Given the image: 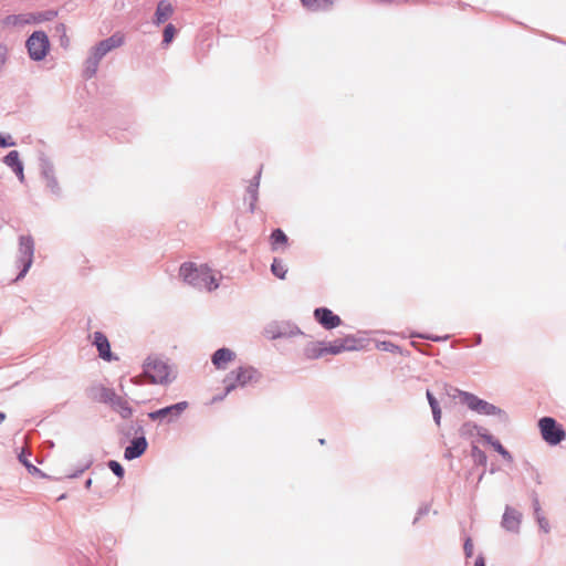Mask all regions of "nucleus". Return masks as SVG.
I'll return each instance as SVG.
<instances>
[{"instance_id":"obj_1","label":"nucleus","mask_w":566,"mask_h":566,"mask_svg":"<svg viewBox=\"0 0 566 566\" xmlns=\"http://www.w3.org/2000/svg\"><path fill=\"white\" fill-rule=\"evenodd\" d=\"M179 276L185 283L198 290L211 292L219 287L218 279L207 264L185 262L180 265Z\"/></svg>"},{"instance_id":"obj_2","label":"nucleus","mask_w":566,"mask_h":566,"mask_svg":"<svg viewBox=\"0 0 566 566\" xmlns=\"http://www.w3.org/2000/svg\"><path fill=\"white\" fill-rule=\"evenodd\" d=\"M143 375L151 384L168 385L176 378L171 367L159 357H148L143 365Z\"/></svg>"},{"instance_id":"obj_3","label":"nucleus","mask_w":566,"mask_h":566,"mask_svg":"<svg viewBox=\"0 0 566 566\" xmlns=\"http://www.w3.org/2000/svg\"><path fill=\"white\" fill-rule=\"evenodd\" d=\"M458 398L460 402L465 405L470 410L484 416H499L501 419L506 420L507 416L505 411L500 409L493 403H490L486 400H483L475 396L474 394L458 390Z\"/></svg>"},{"instance_id":"obj_4","label":"nucleus","mask_w":566,"mask_h":566,"mask_svg":"<svg viewBox=\"0 0 566 566\" xmlns=\"http://www.w3.org/2000/svg\"><path fill=\"white\" fill-rule=\"evenodd\" d=\"M261 378L260 373L252 366H242L230 371L223 382L226 385V395L230 394L238 386L244 387L252 382H258Z\"/></svg>"},{"instance_id":"obj_5","label":"nucleus","mask_w":566,"mask_h":566,"mask_svg":"<svg viewBox=\"0 0 566 566\" xmlns=\"http://www.w3.org/2000/svg\"><path fill=\"white\" fill-rule=\"evenodd\" d=\"M538 427L544 441L552 446L560 443L566 437L563 427L552 417H543L539 419Z\"/></svg>"},{"instance_id":"obj_6","label":"nucleus","mask_w":566,"mask_h":566,"mask_svg":"<svg viewBox=\"0 0 566 566\" xmlns=\"http://www.w3.org/2000/svg\"><path fill=\"white\" fill-rule=\"evenodd\" d=\"M125 38L120 32H115L109 38L99 41L90 50V55L95 57L98 62L111 51L122 46Z\"/></svg>"},{"instance_id":"obj_7","label":"nucleus","mask_w":566,"mask_h":566,"mask_svg":"<svg viewBox=\"0 0 566 566\" xmlns=\"http://www.w3.org/2000/svg\"><path fill=\"white\" fill-rule=\"evenodd\" d=\"M27 48L31 59L42 60L49 51V40L44 32H34L27 41Z\"/></svg>"},{"instance_id":"obj_8","label":"nucleus","mask_w":566,"mask_h":566,"mask_svg":"<svg viewBox=\"0 0 566 566\" xmlns=\"http://www.w3.org/2000/svg\"><path fill=\"white\" fill-rule=\"evenodd\" d=\"M188 408L187 401H180L175 405L148 412V418L153 421L167 419V422H172L178 419L182 412Z\"/></svg>"},{"instance_id":"obj_9","label":"nucleus","mask_w":566,"mask_h":566,"mask_svg":"<svg viewBox=\"0 0 566 566\" xmlns=\"http://www.w3.org/2000/svg\"><path fill=\"white\" fill-rule=\"evenodd\" d=\"M20 252L22 254V271L18 275L17 280L23 277L29 271L32 262H33V253H34V242L32 237L22 235L20 238Z\"/></svg>"},{"instance_id":"obj_10","label":"nucleus","mask_w":566,"mask_h":566,"mask_svg":"<svg viewBox=\"0 0 566 566\" xmlns=\"http://www.w3.org/2000/svg\"><path fill=\"white\" fill-rule=\"evenodd\" d=\"M521 523L522 513L514 507L506 505L502 516L501 526L507 532L518 533Z\"/></svg>"},{"instance_id":"obj_11","label":"nucleus","mask_w":566,"mask_h":566,"mask_svg":"<svg viewBox=\"0 0 566 566\" xmlns=\"http://www.w3.org/2000/svg\"><path fill=\"white\" fill-rule=\"evenodd\" d=\"M314 317L325 329H333L342 324L340 317L327 307L315 308Z\"/></svg>"},{"instance_id":"obj_12","label":"nucleus","mask_w":566,"mask_h":566,"mask_svg":"<svg viewBox=\"0 0 566 566\" xmlns=\"http://www.w3.org/2000/svg\"><path fill=\"white\" fill-rule=\"evenodd\" d=\"M93 344L96 346L98 356L106 361L118 360L111 350V345L107 337L102 332H95L93 334Z\"/></svg>"},{"instance_id":"obj_13","label":"nucleus","mask_w":566,"mask_h":566,"mask_svg":"<svg viewBox=\"0 0 566 566\" xmlns=\"http://www.w3.org/2000/svg\"><path fill=\"white\" fill-rule=\"evenodd\" d=\"M148 447L145 436L135 437L130 443L125 448L124 458L126 460H134L142 457Z\"/></svg>"},{"instance_id":"obj_14","label":"nucleus","mask_w":566,"mask_h":566,"mask_svg":"<svg viewBox=\"0 0 566 566\" xmlns=\"http://www.w3.org/2000/svg\"><path fill=\"white\" fill-rule=\"evenodd\" d=\"M235 353L227 347L217 349L212 356L211 361L217 369H226L227 364L234 360Z\"/></svg>"},{"instance_id":"obj_15","label":"nucleus","mask_w":566,"mask_h":566,"mask_svg":"<svg viewBox=\"0 0 566 566\" xmlns=\"http://www.w3.org/2000/svg\"><path fill=\"white\" fill-rule=\"evenodd\" d=\"M41 21V15H34L31 13L28 14H17V15H8L3 19L2 23L4 27H20L24 24L36 23Z\"/></svg>"},{"instance_id":"obj_16","label":"nucleus","mask_w":566,"mask_h":566,"mask_svg":"<svg viewBox=\"0 0 566 566\" xmlns=\"http://www.w3.org/2000/svg\"><path fill=\"white\" fill-rule=\"evenodd\" d=\"M174 11H175V9L169 1L160 0L157 3L155 17H154V23L156 25H160V24L165 23L168 19H170L172 17Z\"/></svg>"},{"instance_id":"obj_17","label":"nucleus","mask_w":566,"mask_h":566,"mask_svg":"<svg viewBox=\"0 0 566 566\" xmlns=\"http://www.w3.org/2000/svg\"><path fill=\"white\" fill-rule=\"evenodd\" d=\"M112 401H109L108 406L117 412L123 419H128L133 415V409L129 406L128 401L114 392V397H112Z\"/></svg>"},{"instance_id":"obj_18","label":"nucleus","mask_w":566,"mask_h":566,"mask_svg":"<svg viewBox=\"0 0 566 566\" xmlns=\"http://www.w3.org/2000/svg\"><path fill=\"white\" fill-rule=\"evenodd\" d=\"M261 171L262 168L258 170L256 175L253 177L247 189L248 197L245 198V201H249V209L251 212H254L258 201V189L260 185Z\"/></svg>"},{"instance_id":"obj_19","label":"nucleus","mask_w":566,"mask_h":566,"mask_svg":"<svg viewBox=\"0 0 566 566\" xmlns=\"http://www.w3.org/2000/svg\"><path fill=\"white\" fill-rule=\"evenodd\" d=\"M4 164L12 168L21 182L24 181L23 165L20 160L19 153L11 150L3 159Z\"/></svg>"},{"instance_id":"obj_20","label":"nucleus","mask_w":566,"mask_h":566,"mask_svg":"<svg viewBox=\"0 0 566 566\" xmlns=\"http://www.w3.org/2000/svg\"><path fill=\"white\" fill-rule=\"evenodd\" d=\"M479 436L489 444H491L494 450L502 455V458L507 461L512 462L513 457L512 454L501 444V442L495 439L492 434H490L486 430L483 432H479Z\"/></svg>"},{"instance_id":"obj_21","label":"nucleus","mask_w":566,"mask_h":566,"mask_svg":"<svg viewBox=\"0 0 566 566\" xmlns=\"http://www.w3.org/2000/svg\"><path fill=\"white\" fill-rule=\"evenodd\" d=\"M114 390L104 386L92 387L90 389V396L92 399L98 402L108 405L114 397Z\"/></svg>"},{"instance_id":"obj_22","label":"nucleus","mask_w":566,"mask_h":566,"mask_svg":"<svg viewBox=\"0 0 566 566\" xmlns=\"http://www.w3.org/2000/svg\"><path fill=\"white\" fill-rule=\"evenodd\" d=\"M335 0H301L303 7L312 12L328 11L332 9Z\"/></svg>"},{"instance_id":"obj_23","label":"nucleus","mask_w":566,"mask_h":566,"mask_svg":"<svg viewBox=\"0 0 566 566\" xmlns=\"http://www.w3.org/2000/svg\"><path fill=\"white\" fill-rule=\"evenodd\" d=\"M343 352H344V346L342 345L340 338H338V339H335L329 345L321 348L317 354H310V358L316 359V358L323 357L324 355H327V354L337 355Z\"/></svg>"},{"instance_id":"obj_24","label":"nucleus","mask_w":566,"mask_h":566,"mask_svg":"<svg viewBox=\"0 0 566 566\" xmlns=\"http://www.w3.org/2000/svg\"><path fill=\"white\" fill-rule=\"evenodd\" d=\"M98 65H99V62L95 57H93L92 55L88 54L86 60L83 63L82 76L85 80L92 78L96 74V72L98 70Z\"/></svg>"},{"instance_id":"obj_25","label":"nucleus","mask_w":566,"mask_h":566,"mask_svg":"<svg viewBox=\"0 0 566 566\" xmlns=\"http://www.w3.org/2000/svg\"><path fill=\"white\" fill-rule=\"evenodd\" d=\"M94 551V544H92L91 548H86V554L80 552L77 555H75L73 553V558L76 559L78 566H93V563L96 560Z\"/></svg>"},{"instance_id":"obj_26","label":"nucleus","mask_w":566,"mask_h":566,"mask_svg":"<svg viewBox=\"0 0 566 566\" xmlns=\"http://www.w3.org/2000/svg\"><path fill=\"white\" fill-rule=\"evenodd\" d=\"M485 429H480L474 422L467 421L461 424L459 428V434L462 438H470L475 432H483Z\"/></svg>"},{"instance_id":"obj_27","label":"nucleus","mask_w":566,"mask_h":566,"mask_svg":"<svg viewBox=\"0 0 566 566\" xmlns=\"http://www.w3.org/2000/svg\"><path fill=\"white\" fill-rule=\"evenodd\" d=\"M272 249L276 250L280 244L287 243V235L281 230L275 229L271 233Z\"/></svg>"},{"instance_id":"obj_28","label":"nucleus","mask_w":566,"mask_h":566,"mask_svg":"<svg viewBox=\"0 0 566 566\" xmlns=\"http://www.w3.org/2000/svg\"><path fill=\"white\" fill-rule=\"evenodd\" d=\"M271 271L276 277L283 280L286 275L287 269L282 260L274 259L271 264Z\"/></svg>"},{"instance_id":"obj_29","label":"nucleus","mask_w":566,"mask_h":566,"mask_svg":"<svg viewBox=\"0 0 566 566\" xmlns=\"http://www.w3.org/2000/svg\"><path fill=\"white\" fill-rule=\"evenodd\" d=\"M471 457L474 462L479 465H485L488 457L484 451H482L478 446L473 444L471 448Z\"/></svg>"},{"instance_id":"obj_30","label":"nucleus","mask_w":566,"mask_h":566,"mask_svg":"<svg viewBox=\"0 0 566 566\" xmlns=\"http://www.w3.org/2000/svg\"><path fill=\"white\" fill-rule=\"evenodd\" d=\"M177 33V29L175 28L174 24L171 23H168L165 29H164V33H163V44L165 45H168L172 42L175 35Z\"/></svg>"},{"instance_id":"obj_31","label":"nucleus","mask_w":566,"mask_h":566,"mask_svg":"<svg viewBox=\"0 0 566 566\" xmlns=\"http://www.w3.org/2000/svg\"><path fill=\"white\" fill-rule=\"evenodd\" d=\"M340 342L344 346V352L358 349L357 339L354 336H346L340 338Z\"/></svg>"},{"instance_id":"obj_32","label":"nucleus","mask_w":566,"mask_h":566,"mask_svg":"<svg viewBox=\"0 0 566 566\" xmlns=\"http://www.w3.org/2000/svg\"><path fill=\"white\" fill-rule=\"evenodd\" d=\"M107 465L117 478L122 479L124 476L125 470L119 462L111 460L108 461Z\"/></svg>"},{"instance_id":"obj_33","label":"nucleus","mask_w":566,"mask_h":566,"mask_svg":"<svg viewBox=\"0 0 566 566\" xmlns=\"http://www.w3.org/2000/svg\"><path fill=\"white\" fill-rule=\"evenodd\" d=\"M463 551L467 558H470L473 555V543L470 537H467L464 541Z\"/></svg>"},{"instance_id":"obj_34","label":"nucleus","mask_w":566,"mask_h":566,"mask_svg":"<svg viewBox=\"0 0 566 566\" xmlns=\"http://www.w3.org/2000/svg\"><path fill=\"white\" fill-rule=\"evenodd\" d=\"M430 511V506L429 504H422L419 509H418V512H417V516L415 517L413 520V524H416L418 522V520L423 516V515H427Z\"/></svg>"},{"instance_id":"obj_35","label":"nucleus","mask_w":566,"mask_h":566,"mask_svg":"<svg viewBox=\"0 0 566 566\" xmlns=\"http://www.w3.org/2000/svg\"><path fill=\"white\" fill-rule=\"evenodd\" d=\"M268 332L271 333V338H273V339L285 337L289 335V333L281 327H277L276 331L268 329Z\"/></svg>"},{"instance_id":"obj_36","label":"nucleus","mask_w":566,"mask_h":566,"mask_svg":"<svg viewBox=\"0 0 566 566\" xmlns=\"http://www.w3.org/2000/svg\"><path fill=\"white\" fill-rule=\"evenodd\" d=\"M536 522H537V524H538L539 528H541L543 532H545V533H548V532H549L551 526H549V523H548V521L546 520V517H545V516H544V517L538 518Z\"/></svg>"},{"instance_id":"obj_37","label":"nucleus","mask_w":566,"mask_h":566,"mask_svg":"<svg viewBox=\"0 0 566 566\" xmlns=\"http://www.w3.org/2000/svg\"><path fill=\"white\" fill-rule=\"evenodd\" d=\"M8 57V48L0 45V69L6 64Z\"/></svg>"},{"instance_id":"obj_38","label":"nucleus","mask_w":566,"mask_h":566,"mask_svg":"<svg viewBox=\"0 0 566 566\" xmlns=\"http://www.w3.org/2000/svg\"><path fill=\"white\" fill-rule=\"evenodd\" d=\"M431 411H432V416H433V420H434L436 424L440 426V421H441V408H440V406L431 408Z\"/></svg>"},{"instance_id":"obj_39","label":"nucleus","mask_w":566,"mask_h":566,"mask_svg":"<svg viewBox=\"0 0 566 566\" xmlns=\"http://www.w3.org/2000/svg\"><path fill=\"white\" fill-rule=\"evenodd\" d=\"M426 396H427L428 402L430 405V408H434V407L439 406L438 400L436 399V397L432 395V392L430 390H427Z\"/></svg>"},{"instance_id":"obj_40","label":"nucleus","mask_w":566,"mask_h":566,"mask_svg":"<svg viewBox=\"0 0 566 566\" xmlns=\"http://www.w3.org/2000/svg\"><path fill=\"white\" fill-rule=\"evenodd\" d=\"M417 336L421 337V338L430 339V340H433V342H442V340H447L448 339V336L440 337V336L423 335V334H418Z\"/></svg>"},{"instance_id":"obj_41","label":"nucleus","mask_w":566,"mask_h":566,"mask_svg":"<svg viewBox=\"0 0 566 566\" xmlns=\"http://www.w3.org/2000/svg\"><path fill=\"white\" fill-rule=\"evenodd\" d=\"M325 345L323 344H317V345H314L312 347H307L306 348V356L310 358V354H317L319 352L321 348H323Z\"/></svg>"},{"instance_id":"obj_42","label":"nucleus","mask_w":566,"mask_h":566,"mask_svg":"<svg viewBox=\"0 0 566 566\" xmlns=\"http://www.w3.org/2000/svg\"><path fill=\"white\" fill-rule=\"evenodd\" d=\"M132 430L134 431L136 437L145 436L144 427L138 422H136L135 424L132 426Z\"/></svg>"},{"instance_id":"obj_43","label":"nucleus","mask_w":566,"mask_h":566,"mask_svg":"<svg viewBox=\"0 0 566 566\" xmlns=\"http://www.w3.org/2000/svg\"><path fill=\"white\" fill-rule=\"evenodd\" d=\"M532 505H533V511H541L539 500L535 492H533V494H532Z\"/></svg>"},{"instance_id":"obj_44","label":"nucleus","mask_w":566,"mask_h":566,"mask_svg":"<svg viewBox=\"0 0 566 566\" xmlns=\"http://www.w3.org/2000/svg\"><path fill=\"white\" fill-rule=\"evenodd\" d=\"M14 142H9L6 137L0 135V147L13 146Z\"/></svg>"},{"instance_id":"obj_45","label":"nucleus","mask_w":566,"mask_h":566,"mask_svg":"<svg viewBox=\"0 0 566 566\" xmlns=\"http://www.w3.org/2000/svg\"><path fill=\"white\" fill-rule=\"evenodd\" d=\"M474 566H485V559L482 555L476 557Z\"/></svg>"},{"instance_id":"obj_46","label":"nucleus","mask_w":566,"mask_h":566,"mask_svg":"<svg viewBox=\"0 0 566 566\" xmlns=\"http://www.w3.org/2000/svg\"><path fill=\"white\" fill-rule=\"evenodd\" d=\"M130 381L134 384V385H142L143 384V379H142V376H136L134 378L130 379Z\"/></svg>"},{"instance_id":"obj_47","label":"nucleus","mask_w":566,"mask_h":566,"mask_svg":"<svg viewBox=\"0 0 566 566\" xmlns=\"http://www.w3.org/2000/svg\"><path fill=\"white\" fill-rule=\"evenodd\" d=\"M534 516H535V520L537 521L538 518L541 517H544L543 513H542V510L541 511H534Z\"/></svg>"},{"instance_id":"obj_48","label":"nucleus","mask_w":566,"mask_h":566,"mask_svg":"<svg viewBox=\"0 0 566 566\" xmlns=\"http://www.w3.org/2000/svg\"><path fill=\"white\" fill-rule=\"evenodd\" d=\"M481 342H482V336H481V334H476V335H475V344H476V345H480V344H481Z\"/></svg>"},{"instance_id":"obj_49","label":"nucleus","mask_w":566,"mask_h":566,"mask_svg":"<svg viewBox=\"0 0 566 566\" xmlns=\"http://www.w3.org/2000/svg\"><path fill=\"white\" fill-rule=\"evenodd\" d=\"M226 392L222 396H218L213 398V401L222 400L226 397Z\"/></svg>"},{"instance_id":"obj_50","label":"nucleus","mask_w":566,"mask_h":566,"mask_svg":"<svg viewBox=\"0 0 566 566\" xmlns=\"http://www.w3.org/2000/svg\"><path fill=\"white\" fill-rule=\"evenodd\" d=\"M6 413L4 412H0V423L3 422L6 420Z\"/></svg>"},{"instance_id":"obj_51","label":"nucleus","mask_w":566,"mask_h":566,"mask_svg":"<svg viewBox=\"0 0 566 566\" xmlns=\"http://www.w3.org/2000/svg\"><path fill=\"white\" fill-rule=\"evenodd\" d=\"M290 334L291 335L301 334V331L297 327H295V331H291Z\"/></svg>"},{"instance_id":"obj_52","label":"nucleus","mask_w":566,"mask_h":566,"mask_svg":"<svg viewBox=\"0 0 566 566\" xmlns=\"http://www.w3.org/2000/svg\"><path fill=\"white\" fill-rule=\"evenodd\" d=\"M91 484H92V480H91V479H87V480L85 481V488H90V486H91Z\"/></svg>"},{"instance_id":"obj_53","label":"nucleus","mask_w":566,"mask_h":566,"mask_svg":"<svg viewBox=\"0 0 566 566\" xmlns=\"http://www.w3.org/2000/svg\"><path fill=\"white\" fill-rule=\"evenodd\" d=\"M20 461L23 462L27 467H29V463L27 462L25 458L20 455Z\"/></svg>"},{"instance_id":"obj_54","label":"nucleus","mask_w":566,"mask_h":566,"mask_svg":"<svg viewBox=\"0 0 566 566\" xmlns=\"http://www.w3.org/2000/svg\"><path fill=\"white\" fill-rule=\"evenodd\" d=\"M65 497H66V494H65V493H63L62 495H60V496L57 497V500H62V499H65Z\"/></svg>"},{"instance_id":"obj_55","label":"nucleus","mask_w":566,"mask_h":566,"mask_svg":"<svg viewBox=\"0 0 566 566\" xmlns=\"http://www.w3.org/2000/svg\"><path fill=\"white\" fill-rule=\"evenodd\" d=\"M321 444H325V439H319Z\"/></svg>"}]
</instances>
